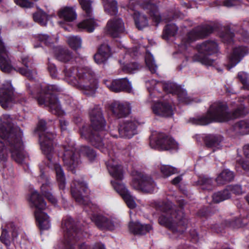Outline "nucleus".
<instances>
[{
    "label": "nucleus",
    "instance_id": "1",
    "mask_svg": "<svg viewBox=\"0 0 249 249\" xmlns=\"http://www.w3.org/2000/svg\"><path fill=\"white\" fill-rule=\"evenodd\" d=\"M212 31L213 28L209 25L199 26L192 29L182 38L178 51L174 54V56L180 54L181 57H184L187 59L192 57L194 61H199L208 66L213 65L215 60L214 54L218 52V44L215 41L207 40L198 44L196 47L198 54L193 56H192L191 49L189 48L192 42L204 37Z\"/></svg>",
    "mask_w": 249,
    "mask_h": 249
},
{
    "label": "nucleus",
    "instance_id": "2",
    "mask_svg": "<svg viewBox=\"0 0 249 249\" xmlns=\"http://www.w3.org/2000/svg\"><path fill=\"white\" fill-rule=\"evenodd\" d=\"M23 134L20 129L12 123L10 115H3L0 118V161L7 160L8 149L12 159L18 164L24 163L28 159L22 141Z\"/></svg>",
    "mask_w": 249,
    "mask_h": 249
},
{
    "label": "nucleus",
    "instance_id": "3",
    "mask_svg": "<svg viewBox=\"0 0 249 249\" xmlns=\"http://www.w3.org/2000/svg\"><path fill=\"white\" fill-rule=\"evenodd\" d=\"M46 122L43 120H39L36 129L39 137L40 148L44 155L46 156L48 163L47 166L53 168L56 173V178L59 188L64 190L66 181L64 172L61 166L58 163L57 158L53 157V140L54 135L46 132Z\"/></svg>",
    "mask_w": 249,
    "mask_h": 249
},
{
    "label": "nucleus",
    "instance_id": "4",
    "mask_svg": "<svg viewBox=\"0 0 249 249\" xmlns=\"http://www.w3.org/2000/svg\"><path fill=\"white\" fill-rule=\"evenodd\" d=\"M247 104L249 105V97L240 100L237 104V108L231 114L229 112L226 104L214 103L210 107L206 116L200 118L197 124L206 125L213 121L225 122L241 117L249 112Z\"/></svg>",
    "mask_w": 249,
    "mask_h": 249
},
{
    "label": "nucleus",
    "instance_id": "5",
    "mask_svg": "<svg viewBox=\"0 0 249 249\" xmlns=\"http://www.w3.org/2000/svg\"><path fill=\"white\" fill-rule=\"evenodd\" d=\"M89 118L91 123L92 131L88 127L84 126L80 130L81 136L83 138L90 141L93 145L100 149L104 153H108L109 155L112 154L111 146L107 145L104 147L106 140H102L99 135L104 133L105 120L103 116L101 108L96 107L89 112Z\"/></svg>",
    "mask_w": 249,
    "mask_h": 249
},
{
    "label": "nucleus",
    "instance_id": "6",
    "mask_svg": "<svg viewBox=\"0 0 249 249\" xmlns=\"http://www.w3.org/2000/svg\"><path fill=\"white\" fill-rule=\"evenodd\" d=\"M156 208L161 212L159 218L160 224L170 229L175 235L182 233L186 229L187 220L184 217L183 213L182 211L177 212L172 208L171 202L156 204Z\"/></svg>",
    "mask_w": 249,
    "mask_h": 249
},
{
    "label": "nucleus",
    "instance_id": "7",
    "mask_svg": "<svg viewBox=\"0 0 249 249\" xmlns=\"http://www.w3.org/2000/svg\"><path fill=\"white\" fill-rule=\"evenodd\" d=\"M30 93L36 99L39 105L48 106L51 112L58 116L62 115L64 112L62 109L57 98L54 93L60 90L56 85H48L45 84L36 87L32 84L27 85Z\"/></svg>",
    "mask_w": 249,
    "mask_h": 249
},
{
    "label": "nucleus",
    "instance_id": "8",
    "mask_svg": "<svg viewBox=\"0 0 249 249\" xmlns=\"http://www.w3.org/2000/svg\"><path fill=\"white\" fill-rule=\"evenodd\" d=\"M21 60L24 66V68L15 67L11 64L8 56V51L0 37V69L6 73L11 72L14 71H17L30 80L34 79L36 72L34 68L32 60L29 59L28 56L23 55L21 57Z\"/></svg>",
    "mask_w": 249,
    "mask_h": 249
},
{
    "label": "nucleus",
    "instance_id": "9",
    "mask_svg": "<svg viewBox=\"0 0 249 249\" xmlns=\"http://www.w3.org/2000/svg\"><path fill=\"white\" fill-rule=\"evenodd\" d=\"M106 165L110 175L113 178L111 180L112 187L121 196L129 208H134L136 206L135 198L121 182L123 178V173L122 167L118 161L111 159L106 162Z\"/></svg>",
    "mask_w": 249,
    "mask_h": 249
},
{
    "label": "nucleus",
    "instance_id": "10",
    "mask_svg": "<svg viewBox=\"0 0 249 249\" xmlns=\"http://www.w3.org/2000/svg\"><path fill=\"white\" fill-rule=\"evenodd\" d=\"M65 71L67 80L70 84L73 86L80 84L84 94L89 96L94 95L97 89V82L89 68Z\"/></svg>",
    "mask_w": 249,
    "mask_h": 249
},
{
    "label": "nucleus",
    "instance_id": "11",
    "mask_svg": "<svg viewBox=\"0 0 249 249\" xmlns=\"http://www.w3.org/2000/svg\"><path fill=\"white\" fill-rule=\"evenodd\" d=\"M29 201L32 207H35L36 210L35 212L36 219L38 227L41 230H48L51 227V220L48 215L43 212L46 208V203L39 196L36 191L33 192Z\"/></svg>",
    "mask_w": 249,
    "mask_h": 249
},
{
    "label": "nucleus",
    "instance_id": "12",
    "mask_svg": "<svg viewBox=\"0 0 249 249\" xmlns=\"http://www.w3.org/2000/svg\"><path fill=\"white\" fill-rule=\"evenodd\" d=\"M62 230L63 232V238L55 246V249H60L61 246L68 245L71 249L72 245L77 241L81 232L75 228L72 218L67 216L62 220Z\"/></svg>",
    "mask_w": 249,
    "mask_h": 249
},
{
    "label": "nucleus",
    "instance_id": "13",
    "mask_svg": "<svg viewBox=\"0 0 249 249\" xmlns=\"http://www.w3.org/2000/svg\"><path fill=\"white\" fill-rule=\"evenodd\" d=\"M150 145L152 148L160 150H177L178 147V143L173 138L156 132L150 138Z\"/></svg>",
    "mask_w": 249,
    "mask_h": 249
},
{
    "label": "nucleus",
    "instance_id": "14",
    "mask_svg": "<svg viewBox=\"0 0 249 249\" xmlns=\"http://www.w3.org/2000/svg\"><path fill=\"white\" fill-rule=\"evenodd\" d=\"M79 2L85 12V19L79 22L77 27L79 29L85 30L88 32H92L98 26L96 20L92 15L91 2L90 0H78Z\"/></svg>",
    "mask_w": 249,
    "mask_h": 249
},
{
    "label": "nucleus",
    "instance_id": "15",
    "mask_svg": "<svg viewBox=\"0 0 249 249\" xmlns=\"http://www.w3.org/2000/svg\"><path fill=\"white\" fill-rule=\"evenodd\" d=\"M14 91L10 81H5L2 84L0 88V105L2 108L6 109L10 107L14 102H19L21 104L25 103L24 98L16 101Z\"/></svg>",
    "mask_w": 249,
    "mask_h": 249
},
{
    "label": "nucleus",
    "instance_id": "16",
    "mask_svg": "<svg viewBox=\"0 0 249 249\" xmlns=\"http://www.w3.org/2000/svg\"><path fill=\"white\" fill-rule=\"evenodd\" d=\"M132 185L137 189L152 193L157 190V186L152 178L148 176L144 175L137 171L133 172Z\"/></svg>",
    "mask_w": 249,
    "mask_h": 249
},
{
    "label": "nucleus",
    "instance_id": "17",
    "mask_svg": "<svg viewBox=\"0 0 249 249\" xmlns=\"http://www.w3.org/2000/svg\"><path fill=\"white\" fill-rule=\"evenodd\" d=\"M71 193L76 201L80 204L92 206L88 197L89 191L87 184L82 180H75L71 186Z\"/></svg>",
    "mask_w": 249,
    "mask_h": 249
},
{
    "label": "nucleus",
    "instance_id": "18",
    "mask_svg": "<svg viewBox=\"0 0 249 249\" xmlns=\"http://www.w3.org/2000/svg\"><path fill=\"white\" fill-rule=\"evenodd\" d=\"M74 146V143L72 142H70L63 145V160L69 170L72 172L79 162V154Z\"/></svg>",
    "mask_w": 249,
    "mask_h": 249
},
{
    "label": "nucleus",
    "instance_id": "19",
    "mask_svg": "<svg viewBox=\"0 0 249 249\" xmlns=\"http://www.w3.org/2000/svg\"><path fill=\"white\" fill-rule=\"evenodd\" d=\"M96 225L101 230L113 231L119 227L120 221L115 217L102 215H93L91 217Z\"/></svg>",
    "mask_w": 249,
    "mask_h": 249
},
{
    "label": "nucleus",
    "instance_id": "20",
    "mask_svg": "<svg viewBox=\"0 0 249 249\" xmlns=\"http://www.w3.org/2000/svg\"><path fill=\"white\" fill-rule=\"evenodd\" d=\"M135 119H125L120 124L118 131L121 137L130 139L137 133V127L139 125Z\"/></svg>",
    "mask_w": 249,
    "mask_h": 249
},
{
    "label": "nucleus",
    "instance_id": "21",
    "mask_svg": "<svg viewBox=\"0 0 249 249\" xmlns=\"http://www.w3.org/2000/svg\"><path fill=\"white\" fill-rule=\"evenodd\" d=\"M163 89L168 93L177 94L179 101L185 104H189L194 100L188 97L186 91L180 86L172 82H166L163 84Z\"/></svg>",
    "mask_w": 249,
    "mask_h": 249
},
{
    "label": "nucleus",
    "instance_id": "22",
    "mask_svg": "<svg viewBox=\"0 0 249 249\" xmlns=\"http://www.w3.org/2000/svg\"><path fill=\"white\" fill-rule=\"evenodd\" d=\"M249 53L248 49L243 46L235 47L229 56L227 69L230 70L236 66Z\"/></svg>",
    "mask_w": 249,
    "mask_h": 249
},
{
    "label": "nucleus",
    "instance_id": "23",
    "mask_svg": "<svg viewBox=\"0 0 249 249\" xmlns=\"http://www.w3.org/2000/svg\"><path fill=\"white\" fill-rule=\"evenodd\" d=\"M107 31L112 37H117L124 31V23L120 18H112L107 23Z\"/></svg>",
    "mask_w": 249,
    "mask_h": 249
},
{
    "label": "nucleus",
    "instance_id": "24",
    "mask_svg": "<svg viewBox=\"0 0 249 249\" xmlns=\"http://www.w3.org/2000/svg\"><path fill=\"white\" fill-rule=\"evenodd\" d=\"M45 163H42L39 165L40 175L39 181L42 184L41 186V190L42 194L53 205L56 204L57 201L55 198L50 192L46 190V188L50 187L49 183L48 182V178L45 175V168L44 167Z\"/></svg>",
    "mask_w": 249,
    "mask_h": 249
},
{
    "label": "nucleus",
    "instance_id": "25",
    "mask_svg": "<svg viewBox=\"0 0 249 249\" xmlns=\"http://www.w3.org/2000/svg\"><path fill=\"white\" fill-rule=\"evenodd\" d=\"M2 231L0 237V240L8 247L10 244V241L8 238L7 230H9V231L11 232L13 238H15L18 236L19 228L17 227L13 222H9L5 224L4 228V226L2 225Z\"/></svg>",
    "mask_w": 249,
    "mask_h": 249
},
{
    "label": "nucleus",
    "instance_id": "26",
    "mask_svg": "<svg viewBox=\"0 0 249 249\" xmlns=\"http://www.w3.org/2000/svg\"><path fill=\"white\" fill-rule=\"evenodd\" d=\"M152 109L154 113L158 115L170 117L173 115L172 107L166 103H156Z\"/></svg>",
    "mask_w": 249,
    "mask_h": 249
},
{
    "label": "nucleus",
    "instance_id": "27",
    "mask_svg": "<svg viewBox=\"0 0 249 249\" xmlns=\"http://www.w3.org/2000/svg\"><path fill=\"white\" fill-rule=\"evenodd\" d=\"M113 112L118 117H122L129 114L131 111V107L128 102H115L112 106Z\"/></svg>",
    "mask_w": 249,
    "mask_h": 249
},
{
    "label": "nucleus",
    "instance_id": "28",
    "mask_svg": "<svg viewBox=\"0 0 249 249\" xmlns=\"http://www.w3.org/2000/svg\"><path fill=\"white\" fill-rule=\"evenodd\" d=\"M110 49L107 44L102 45L99 48L98 53L94 55V60L96 63H104L110 55Z\"/></svg>",
    "mask_w": 249,
    "mask_h": 249
},
{
    "label": "nucleus",
    "instance_id": "29",
    "mask_svg": "<svg viewBox=\"0 0 249 249\" xmlns=\"http://www.w3.org/2000/svg\"><path fill=\"white\" fill-rule=\"evenodd\" d=\"M58 16L66 22H71L77 18L75 9L71 7H65L61 8L58 12Z\"/></svg>",
    "mask_w": 249,
    "mask_h": 249
},
{
    "label": "nucleus",
    "instance_id": "30",
    "mask_svg": "<svg viewBox=\"0 0 249 249\" xmlns=\"http://www.w3.org/2000/svg\"><path fill=\"white\" fill-rule=\"evenodd\" d=\"M129 229L131 232L135 234H143L149 232L152 229L148 224H142L139 222H130Z\"/></svg>",
    "mask_w": 249,
    "mask_h": 249
},
{
    "label": "nucleus",
    "instance_id": "31",
    "mask_svg": "<svg viewBox=\"0 0 249 249\" xmlns=\"http://www.w3.org/2000/svg\"><path fill=\"white\" fill-rule=\"evenodd\" d=\"M142 6L144 9L148 11L151 17L156 22L158 23L160 21L161 17L157 10V7L153 3V1L145 2L143 4Z\"/></svg>",
    "mask_w": 249,
    "mask_h": 249
},
{
    "label": "nucleus",
    "instance_id": "32",
    "mask_svg": "<svg viewBox=\"0 0 249 249\" xmlns=\"http://www.w3.org/2000/svg\"><path fill=\"white\" fill-rule=\"evenodd\" d=\"M234 177L233 172L229 169H225L217 176L216 181L219 185L225 184L231 181Z\"/></svg>",
    "mask_w": 249,
    "mask_h": 249
},
{
    "label": "nucleus",
    "instance_id": "33",
    "mask_svg": "<svg viewBox=\"0 0 249 249\" xmlns=\"http://www.w3.org/2000/svg\"><path fill=\"white\" fill-rule=\"evenodd\" d=\"M133 18L135 25L139 29H142L148 26V23L147 18L139 12H134Z\"/></svg>",
    "mask_w": 249,
    "mask_h": 249
},
{
    "label": "nucleus",
    "instance_id": "34",
    "mask_svg": "<svg viewBox=\"0 0 249 249\" xmlns=\"http://www.w3.org/2000/svg\"><path fill=\"white\" fill-rule=\"evenodd\" d=\"M221 140V137L215 135H208L205 138L207 146L212 148L213 151L220 148V143Z\"/></svg>",
    "mask_w": 249,
    "mask_h": 249
},
{
    "label": "nucleus",
    "instance_id": "35",
    "mask_svg": "<svg viewBox=\"0 0 249 249\" xmlns=\"http://www.w3.org/2000/svg\"><path fill=\"white\" fill-rule=\"evenodd\" d=\"M103 2L106 12L112 15L118 13L117 2L116 0H103Z\"/></svg>",
    "mask_w": 249,
    "mask_h": 249
},
{
    "label": "nucleus",
    "instance_id": "36",
    "mask_svg": "<svg viewBox=\"0 0 249 249\" xmlns=\"http://www.w3.org/2000/svg\"><path fill=\"white\" fill-rule=\"evenodd\" d=\"M234 130L236 133L241 135L249 134V122L243 120L238 122L234 125Z\"/></svg>",
    "mask_w": 249,
    "mask_h": 249
},
{
    "label": "nucleus",
    "instance_id": "37",
    "mask_svg": "<svg viewBox=\"0 0 249 249\" xmlns=\"http://www.w3.org/2000/svg\"><path fill=\"white\" fill-rule=\"evenodd\" d=\"M178 31V28L175 24L173 23L168 24L163 30L162 37L164 39L168 40L170 37L175 36Z\"/></svg>",
    "mask_w": 249,
    "mask_h": 249
},
{
    "label": "nucleus",
    "instance_id": "38",
    "mask_svg": "<svg viewBox=\"0 0 249 249\" xmlns=\"http://www.w3.org/2000/svg\"><path fill=\"white\" fill-rule=\"evenodd\" d=\"M195 184L199 186L203 190H210L212 187V180L211 178L205 176L199 177Z\"/></svg>",
    "mask_w": 249,
    "mask_h": 249
},
{
    "label": "nucleus",
    "instance_id": "39",
    "mask_svg": "<svg viewBox=\"0 0 249 249\" xmlns=\"http://www.w3.org/2000/svg\"><path fill=\"white\" fill-rule=\"evenodd\" d=\"M33 18L35 22L41 26H46L48 21V16L44 12L39 10L33 14Z\"/></svg>",
    "mask_w": 249,
    "mask_h": 249
},
{
    "label": "nucleus",
    "instance_id": "40",
    "mask_svg": "<svg viewBox=\"0 0 249 249\" xmlns=\"http://www.w3.org/2000/svg\"><path fill=\"white\" fill-rule=\"evenodd\" d=\"M56 57L59 61L66 62L72 58V55L68 49H61L58 50Z\"/></svg>",
    "mask_w": 249,
    "mask_h": 249
},
{
    "label": "nucleus",
    "instance_id": "41",
    "mask_svg": "<svg viewBox=\"0 0 249 249\" xmlns=\"http://www.w3.org/2000/svg\"><path fill=\"white\" fill-rule=\"evenodd\" d=\"M230 196L231 194L229 190L226 189L214 193L213 196V200L215 203H219L228 199Z\"/></svg>",
    "mask_w": 249,
    "mask_h": 249
},
{
    "label": "nucleus",
    "instance_id": "42",
    "mask_svg": "<svg viewBox=\"0 0 249 249\" xmlns=\"http://www.w3.org/2000/svg\"><path fill=\"white\" fill-rule=\"evenodd\" d=\"M145 61L146 66L151 73H155L157 69V66L155 64L153 55L149 52L146 53Z\"/></svg>",
    "mask_w": 249,
    "mask_h": 249
},
{
    "label": "nucleus",
    "instance_id": "43",
    "mask_svg": "<svg viewBox=\"0 0 249 249\" xmlns=\"http://www.w3.org/2000/svg\"><path fill=\"white\" fill-rule=\"evenodd\" d=\"M104 83L110 90L116 92L121 91V87L120 86V84H121L120 79L114 80H104Z\"/></svg>",
    "mask_w": 249,
    "mask_h": 249
},
{
    "label": "nucleus",
    "instance_id": "44",
    "mask_svg": "<svg viewBox=\"0 0 249 249\" xmlns=\"http://www.w3.org/2000/svg\"><path fill=\"white\" fill-rule=\"evenodd\" d=\"M67 42L70 46L74 50H77L81 46L82 40L78 36H69L67 37Z\"/></svg>",
    "mask_w": 249,
    "mask_h": 249
},
{
    "label": "nucleus",
    "instance_id": "45",
    "mask_svg": "<svg viewBox=\"0 0 249 249\" xmlns=\"http://www.w3.org/2000/svg\"><path fill=\"white\" fill-rule=\"evenodd\" d=\"M159 169L164 177H168L177 172L176 168L168 165H161Z\"/></svg>",
    "mask_w": 249,
    "mask_h": 249
},
{
    "label": "nucleus",
    "instance_id": "46",
    "mask_svg": "<svg viewBox=\"0 0 249 249\" xmlns=\"http://www.w3.org/2000/svg\"><path fill=\"white\" fill-rule=\"evenodd\" d=\"M80 152L81 155L86 156L90 161L93 160L96 156L94 151L87 146H82L80 148Z\"/></svg>",
    "mask_w": 249,
    "mask_h": 249
},
{
    "label": "nucleus",
    "instance_id": "47",
    "mask_svg": "<svg viewBox=\"0 0 249 249\" xmlns=\"http://www.w3.org/2000/svg\"><path fill=\"white\" fill-rule=\"evenodd\" d=\"M80 237L81 234L79 235V237L77 238V241L75 242V243L72 245L71 249H75L74 246L76 245V244L78 245V249H90V247L86 243H79V240H80ZM71 249V248L68 245L66 246L65 245H64L63 246H61L60 249Z\"/></svg>",
    "mask_w": 249,
    "mask_h": 249
},
{
    "label": "nucleus",
    "instance_id": "48",
    "mask_svg": "<svg viewBox=\"0 0 249 249\" xmlns=\"http://www.w3.org/2000/svg\"><path fill=\"white\" fill-rule=\"evenodd\" d=\"M238 77L244 88L249 90V75L246 72L241 71L238 73Z\"/></svg>",
    "mask_w": 249,
    "mask_h": 249
},
{
    "label": "nucleus",
    "instance_id": "49",
    "mask_svg": "<svg viewBox=\"0 0 249 249\" xmlns=\"http://www.w3.org/2000/svg\"><path fill=\"white\" fill-rule=\"evenodd\" d=\"M120 84L121 88V91L124 90L128 92H130L132 90V86L131 83L127 80L126 78L120 79Z\"/></svg>",
    "mask_w": 249,
    "mask_h": 249
},
{
    "label": "nucleus",
    "instance_id": "50",
    "mask_svg": "<svg viewBox=\"0 0 249 249\" xmlns=\"http://www.w3.org/2000/svg\"><path fill=\"white\" fill-rule=\"evenodd\" d=\"M37 39L46 46H51L53 42L51 37L45 34L38 35L37 36Z\"/></svg>",
    "mask_w": 249,
    "mask_h": 249
},
{
    "label": "nucleus",
    "instance_id": "51",
    "mask_svg": "<svg viewBox=\"0 0 249 249\" xmlns=\"http://www.w3.org/2000/svg\"><path fill=\"white\" fill-rule=\"evenodd\" d=\"M158 84H160V83H157L155 80H152L151 81H149L146 82V86L147 87V89L149 91V94L150 96L152 95L153 91L154 90V89L156 85Z\"/></svg>",
    "mask_w": 249,
    "mask_h": 249
},
{
    "label": "nucleus",
    "instance_id": "52",
    "mask_svg": "<svg viewBox=\"0 0 249 249\" xmlns=\"http://www.w3.org/2000/svg\"><path fill=\"white\" fill-rule=\"evenodd\" d=\"M220 36L224 42L231 43L232 41L233 34L228 31L224 34H221Z\"/></svg>",
    "mask_w": 249,
    "mask_h": 249
},
{
    "label": "nucleus",
    "instance_id": "53",
    "mask_svg": "<svg viewBox=\"0 0 249 249\" xmlns=\"http://www.w3.org/2000/svg\"><path fill=\"white\" fill-rule=\"evenodd\" d=\"M139 66L137 63H133L125 66L124 70L127 72L134 73L138 69Z\"/></svg>",
    "mask_w": 249,
    "mask_h": 249
},
{
    "label": "nucleus",
    "instance_id": "54",
    "mask_svg": "<svg viewBox=\"0 0 249 249\" xmlns=\"http://www.w3.org/2000/svg\"><path fill=\"white\" fill-rule=\"evenodd\" d=\"M48 71L52 78H55L57 76V70L55 66L49 61L48 66Z\"/></svg>",
    "mask_w": 249,
    "mask_h": 249
},
{
    "label": "nucleus",
    "instance_id": "55",
    "mask_svg": "<svg viewBox=\"0 0 249 249\" xmlns=\"http://www.w3.org/2000/svg\"><path fill=\"white\" fill-rule=\"evenodd\" d=\"M15 2L21 7H30L32 3L26 0H14Z\"/></svg>",
    "mask_w": 249,
    "mask_h": 249
},
{
    "label": "nucleus",
    "instance_id": "56",
    "mask_svg": "<svg viewBox=\"0 0 249 249\" xmlns=\"http://www.w3.org/2000/svg\"><path fill=\"white\" fill-rule=\"evenodd\" d=\"M238 165L241 166L246 171H249V162L244 160H237Z\"/></svg>",
    "mask_w": 249,
    "mask_h": 249
},
{
    "label": "nucleus",
    "instance_id": "57",
    "mask_svg": "<svg viewBox=\"0 0 249 249\" xmlns=\"http://www.w3.org/2000/svg\"><path fill=\"white\" fill-rule=\"evenodd\" d=\"M229 188L231 192L236 195H240L242 193V188L240 185H236L232 186H230L229 187Z\"/></svg>",
    "mask_w": 249,
    "mask_h": 249
},
{
    "label": "nucleus",
    "instance_id": "58",
    "mask_svg": "<svg viewBox=\"0 0 249 249\" xmlns=\"http://www.w3.org/2000/svg\"><path fill=\"white\" fill-rule=\"evenodd\" d=\"M59 122H60V127H61V130H65L66 129V126H67V123L63 119H61L59 120Z\"/></svg>",
    "mask_w": 249,
    "mask_h": 249
},
{
    "label": "nucleus",
    "instance_id": "59",
    "mask_svg": "<svg viewBox=\"0 0 249 249\" xmlns=\"http://www.w3.org/2000/svg\"><path fill=\"white\" fill-rule=\"evenodd\" d=\"M244 154L247 158L249 159V144L243 147Z\"/></svg>",
    "mask_w": 249,
    "mask_h": 249
},
{
    "label": "nucleus",
    "instance_id": "60",
    "mask_svg": "<svg viewBox=\"0 0 249 249\" xmlns=\"http://www.w3.org/2000/svg\"><path fill=\"white\" fill-rule=\"evenodd\" d=\"M182 180V177L181 176H179L177 177H176L175 178H174L172 181V184L174 185H177L178 183H179Z\"/></svg>",
    "mask_w": 249,
    "mask_h": 249
},
{
    "label": "nucleus",
    "instance_id": "61",
    "mask_svg": "<svg viewBox=\"0 0 249 249\" xmlns=\"http://www.w3.org/2000/svg\"><path fill=\"white\" fill-rule=\"evenodd\" d=\"M242 36L243 39L244 41L249 43V34L247 32H245L243 33Z\"/></svg>",
    "mask_w": 249,
    "mask_h": 249
},
{
    "label": "nucleus",
    "instance_id": "62",
    "mask_svg": "<svg viewBox=\"0 0 249 249\" xmlns=\"http://www.w3.org/2000/svg\"><path fill=\"white\" fill-rule=\"evenodd\" d=\"M93 249H105L104 248V247L103 245L98 244L97 245H95L93 247Z\"/></svg>",
    "mask_w": 249,
    "mask_h": 249
},
{
    "label": "nucleus",
    "instance_id": "63",
    "mask_svg": "<svg viewBox=\"0 0 249 249\" xmlns=\"http://www.w3.org/2000/svg\"><path fill=\"white\" fill-rule=\"evenodd\" d=\"M224 5L228 7H230L233 5L231 2L230 0H227L224 2Z\"/></svg>",
    "mask_w": 249,
    "mask_h": 249
},
{
    "label": "nucleus",
    "instance_id": "64",
    "mask_svg": "<svg viewBox=\"0 0 249 249\" xmlns=\"http://www.w3.org/2000/svg\"><path fill=\"white\" fill-rule=\"evenodd\" d=\"M246 200L248 201V203L249 204V194L248 195V196L246 197Z\"/></svg>",
    "mask_w": 249,
    "mask_h": 249
}]
</instances>
